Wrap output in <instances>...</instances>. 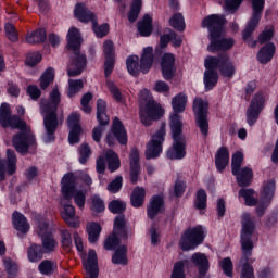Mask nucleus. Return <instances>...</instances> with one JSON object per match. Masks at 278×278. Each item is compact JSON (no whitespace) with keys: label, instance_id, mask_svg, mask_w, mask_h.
<instances>
[{"label":"nucleus","instance_id":"3c124183","mask_svg":"<svg viewBox=\"0 0 278 278\" xmlns=\"http://www.w3.org/2000/svg\"><path fill=\"white\" fill-rule=\"evenodd\" d=\"M106 88L117 103H123V93H121V90L113 81L106 80Z\"/></svg>","mask_w":278,"mask_h":278},{"label":"nucleus","instance_id":"a878e982","mask_svg":"<svg viewBox=\"0 0 278 278\" xmlns=\"http://www.w3.org/2000/svg\"><path fill=\"white\" fill-rule=\"evenodd\" d=\"M161 71L163 78L168 80L175 77L177 67L175 66V54L165 53L161 59Z\"/></svg>","mask_w":278,"mask_h":278},{"label":"nucleus","instance_id":"0e129e2a","mask_svg":"<svg viewBox=\"0 0 278 278\" xmlns=\"http://www.w3.org/2000/svg\"><path fill=\"white\" fill-rule=\"evenodd\" d=\"M40 60H42V55L38 52H33L27 55L26 64L28 66H36V64L40 63Z\"/></svg>","mask_w":278,"mask_h":278},{"label":"nucleus","instance_id":"c03bdc74","mask_svg":"<svg viewBox=\"0 0 278 278\" xmlns=\"http://www.w3.org/2000/svg\"><path fill=\"white\" fill-rule=\"evenodd\" d=\"M81 88H84V81L81 79H70L67 97H75V94H77V92H79Z\"/></svg>","mask_w":278,"mask_h":278},{"label":"nucleus","instance_id":"72a5a7b5","mask_svg":"<svg viewBox=\"0 0 278 278\" xmlns=\"http://www.w3.org/2000/svg\"><path fill=\"white\" fill-rule=\"evenodd\" d=\"M144 197H147L144 188L136 187L130 195V203L132 207H142V205H144Z\"/></svg>","mask_w":278,"mask_h":278},{"label":"nucleus","instance_id":"13d9d810","mask_svg":"<svg viewBox=\"0 0 278 278\" xmlns=\"http://www.w3.org/2000/svg\"><path fill=\"white\" fill-rule=\"evenodd\" d=\"M105 125L108 124L99 123V126L93 128L92 139L94 142H101V137L105 134Z\"/></svg>","mask_w":278,"mask_h":278},{"label":"nucleus","instance_id":"bb28decb","mask_svg":"<svg viewBox=\"0 0 278 278\" xmlns=\"http://www.w3.org/2000/svg\"><path fill=\"white\" fill-rule=\"evenodd\" d=\"M83 264L88 278H99V263L94 250L88 252V256L84 260Z\"/></svg>","mask_w":278,"mask_h":278},{"label":"nucleus","instance_id":"473e14b6","mask_svg":"<svg viewBox=\"0 0 278 278\" xmlns=\"http://www.w3.org/2000/svg\"><path fill=\"white\" fill-rule=\"evenodd\" d=\"M275 55V43L265 45L257 53V60L261 64H268Z\"/></svg>","mask_w":278,"mask_h":278},{"label":"nucleus","instance_id":"680f3d73","mask_svg":"<svg viewBox=\"0 0 278 278\" xmlns=\"http://www.w3.org/2000/svg\"><path fill=\"white\" fill-rule=\"evenodd\" d=\"M103 53L105 59H114V42L111 40L104 41Z\"/></svg>","mask_w":278,"mask_h":278},{"label":"nucleus","instance_id":"0eeeda50","mask_svg":"<svg viewBox=\"0 0 278 278\" xmlns=\"http://www.w3.org/2000/svg\"><path fill=\"white\" fill-rule=\"evenodd\" d=\"M140 108V121L146 127L151 126L153 121H157L161 116H164V109L151 97V92L148 89H143L139 93Z\"/></svg>","mask_w":278,"mask_h":278},{"label":"nucleus","instance_id":"5701e85b","mask_svg":"<svg viewBox=\"0 0 278 278\" xmlns=\"http://www.w3.org/2000/svg\"><path fill=\"white\" fill-rule=\"evenodd\" d=\"M16 152L7 150V160L0 156V181L5 180L7 175H14L16 173Z\"/></svg>","mask_w":278,"mask_h":278},{"label":"nucleus","instance_id":"6ab92c4d","mask_svg":"<svg viewBox=\"0 0 278 278\" xmlns=\"http://www.w3.org/2000/svg\"><path fill=\"white\" fill-rule=\"evenodd\" d=\"M166 138V124H162L161 128L152 136L146 148L147 160H155L162 153V143Z\"/></svg>","mask_w":278,"mask_h":278},{"label":"nucleus","instance_id":"49530a36","mask_svg":"<svg viewBox=\"0 0 278 278\" xmlns=\"http://www.w3.org/2000/svg\"><path fill=\"white\" fill-rule=\"evenodd\" d=\"M142 8V0H134L131 4L130 12L128 14V21L130 23H135L138 20V14H140V10Z\"/></svg>","mask_w":278,"mask_h":278},{"label":"nucleus","instance_id":"8fccbe9b","mask_svg":"<svg viewBox=\"0 0 278 278\" xmlns=\"http://www.w3.org/2000/svg\"><path fill=\"white\" fill-rule=\"evenodd\" d=\"M56 268L58 265L51 261H42L41 264H39V271L41 275H51L52 273H55Z\"/></svg>","mask_w":278,"mask_h":278},{"label":"nucleus","instance_id":"864d4df0","mask_svg":"<svg viewBox=\"0 0 278 278\" xmlns=\"http://www.w3.org/2000/svg\"><path fill=\"white\" fill-rule=\"evenodd\" d=\"M4 268L7 269V273L9 275V278L16 277V273L18 270L16 263L12 261L11 258H4L3 260Z\"/></svg>","mask_w":278,"mask_h":278},{"label":"nucleus","instance_id":"5fc2aeb1","mask_svg":"<svg viewBox=\"0 0 278 278\" xmlns=\"http://www.w3.org/2000/svg\"><path fill=\"white\" fill-rule=\"evenodd\" d=\"M4 31L7 34V38H9L11 42H16V40H18V31H16L14 24L7 23L4 26Z\"/></svg>","mask_w":278,"mask_h":278},{"label":"nucleus","instance_id":"f704fd0d","mask_svg":"<svg viewBox=\"0 0 278 278\" xmlns=\"http://www.w3.org/2000/svg\"><path fill=\"white\" fill-rule=\"evenodd\" d=\"M153 18L151 15L147 14L143 16L142 21L139 22L138 31L141 36H151V31H153Z\"/></svg>","mask_w":278,"mask_h":278},{"label":"nucleus","instance_id":"9b49d317","mask_svg":"<svg viewBox=\"0 0 278 278\" xmlns=\"http://www.w3.org/2000/svg\"><path fill=\"white\" fill-rule=\"evenodd\" d=\"M205 68H218L222 77L231 79L236 75V63L227 54L207 56L204 61Z\"/></svg>","mask_w":278,"mask_h":278},{"label":"nucleus","instance_id":"a18cd8bd","mask_svg":"<svg viewBox=\"0 0 278 278\" xmlns=\"http://www.w3.org/2000/svg\"><path fill=\"white\" fill-rule=\"evenodd\" d=\"M28 260L29 262H40V260H42V247L38 245V244H33L29 249H28Z\"/></svg>","mask_w":278,"mask_h":278},{"label":"nucleus","instance_id":"b1692460","mask_svg":"<svg viewBox=\"0 0 278 278\" xmlns=\"http://www.w3.org/2000/svg\"><path fill=\"white\" fill-rule=\"evenodd\" d=\"M273 197H275V180H269L265 182L261 193V201L256 208L258 216H264L266 208L270 205V201H273Z\"/></svg>","mask_w":278,"mask_h":278},{"label":"nucleus","instance_id":"a211bd4d","mask_svg":"<svg viewBox=\"0 0 278 278\" xmlns=\"http://www.w3.org/2000/svg\"><path fill=\"white\" fill-rule=\"evenodd\" d=\"M207 108L210 103L207 100L195 98L193 101V112L195 114V124L199 127L202 136H207L210 131V123L207 122Z\"/></svg>","mask_w":278,"mask_h":278},{"label":"nucleus","instance_id":"412c9836","mask_svg":"<svg viewBox=\"0 0 278 278\" xmlns=\"http://www.w3.org/2000/svg\"><path fill=\"white\" fill-rule=\"evenodd\" d=\"M105 162L108 163V168L111 173L121 168V159H118V154L112 150H108L104 155H101L97 160V170L100 175L105 172Z\"/></svg>","mask_w":278,"mask_h":278},{"label":"nucleus","instance_id":"de8ad7c7","mask_svg":"<svg viewBox=\"0 0 278 278\" xmlns=\"http://www.w3.org/2000/svg\"><path fill=\"white\" fill-rule=\"evenodd\" d=\"M194 205L198 210H205V207H207V193L205 192V190L200 189L197 192Z\"/></svg>","mask_w":278,"mask_h":278},{"label":"nucleus","instance_id":"f8f14e48","mask_svg":"<svg viewBox=\"0 0 278 278\" xmlns=\"http://www.w3.org/2000/svg\"><path fill=\"white\" fill-rule=\"evenodd\" d=\"M264 0H252L253 14L242 34L244 42H247L249 47L252 48L257 47V41L251 40V36H253V31H255L257 25H260L262 12H264Z\"/></svg>","mask_w":278,"mask_h":278},{"label":"nucleus","instance_id":"774afa93","mask_svg":"<svg viewBox=\"0 0 278 278\" xmlns=\"http://www.w3.org/2000/svg\"><path fill=\"white\" fill-rule=\"evenodd\" d=\"M68 127L70 129H81V126H79V114L73 113L70 115Z\"/></svg>","mask_w":278,"mask_h":278},{"label":"nucleus","instance_id":"c756f323","mask_svg":"<svg viewBox=\"0 0 278 278\" xmlns=\"http://www.w3.org/2000/svg\"><path fill=\"white\" fill-rule=\"evenodd\" d=\"M204 72V88L207 91L213 90L216 84H218V72H216V67H205Z\"/></svg>","mask_w":278,"mask_h":278},{"label":"nucleus","instance_id":"4c0bfd02","mask_svg":"<svg viewBox=\"0 0 278 278\" xmlns=\"http://www.w3.org/2000/svg\"><path fill=\"white\" fill-rule=\"evenodd\" d=\"M45 40H47V30H45V28H39L26 37L28 45H40V42H45Z\"/></svg>","mask_w":278,"mask_h":278},{"label":"nucleus","instance_id":"c85d7f7f","mask_svg":"<svg viewBox=\"0 0 278 278\" xmlns=\"http://www.w3.org/2000/svg\"><path fill=\"white\" fill-rule=\"evenodd\" d=\"M191 262L199 269L200 275H205L210 270V258L201 252H195L191 256Z\"/></svg>","mask_w":278,"mask_h":278},{"label":"nucleus","instance_id":"e2e57ef3","mask_svg":"<svg viewBox=\"0 0 278 278\" xmlns=\"http://www.w3.org/2000/svg\"><path fill=\"white\" fill-rule=\"evenodd\" d=\"M90 101H92V93H86L83 96L81 108H83V112H85L86 114H90V112L92 111L90 105H88V103H90Z\"/></svg>","mask_w":278,"mask_h":278},{"label":"nucleus","instance_id":"393cba45","mask_svg":"<svg viewBox=\"0 0 278 278\" xmlns=\"http://www.w3.org/2000/svg\"><path fill=\"white\" fill-rule=\"evenodd\" d=\"M186 105H188V96L186 93H178L172 99V108L174 113L169 116V127L173 125V117L177 116L180 121V127H184L182 117L179 115L181 112H186Z\"/></svg>","mask_w":278,"mask_h":278},{"label":"nucleus","instance_id":"603ef678","mask_svg":"<svg viewBox=\"0 0 278 278\" xmlns=\"http://www.w3.org/2000/svg\"><path fill=\"white\" fill-rule=\"evenodd\" d=\"M220 268L227 277H233V263L231 258L226 257L220 261Z\"/></svg>","mask_w":278,"mask_h":278},{"label":"nucleus","instance_id":"6e6d98bb","mask_svg":"<svg viewBox=\"0 0 278 278\" xmlns=\"http://www.w3.org/2000/svg\"><path fill=\"white\" fill-rule=\"evenodd\" d=\"M79 163L80 164H86L88 162L90 155H92V151L90 150V146L87 143H83L79 149Z\"/></svg>","mask_w":278,"mask_h":278},{"label":"nucleus","instance_id":"e433bc0d","mask_svg":"<svg viewBox=\"0 0 278 278\" xmlns=\"http://www.w3.org/2000/svg\"><path fill=\"white\" fill-rule=\"evenodd\" d=\"M87 233L89 242L94 244V242L99 240V236H101V225H99V223L89 222L87 224Z\"/></svg>","mask_w":278,"mask_h":278},{"label":"nucleus","instance_id":"7ed1b4c3","mask_svg":"<svg viewBox=\"0 0 278 278\" xmlns=\"http://www.w3.org/2000/svg\"><path fill=\"white\" fill-rule=\"evenodd\" d=\"M241 251L242 257L240 261L241 278H255L253 266L249 265V258L253 254V238H255V220L251 214L243 213L241 216Z\"/></svg>","mask_w":278,"mask_h":278},{"label":"nucleus","instance_id":"338daca9","mask_svg":"<svg viewBox=\"0 0 278 278\" xmlns=\"http://www.w3.org/2000/svg\"><path fill=\"white\" fill-rule=\"evenodd\" d=\"M153 90H154L155 92L166 93V92H169V91H170V86H168V85L166 84V81L157 80V81L154 84Z\"/></svg>","mask_w":278,"mask_h":278},{"label":"nucleus","instance_id":"f257e3e1","mask_svg":"<svg viewBox=\"0 0 278 278\" xmlns=\"http://www.w3.org/2000/svg\"><path fill=\"white\" fill-rule=\"evenodd\" d=\"M0 125L2 127L20 129L21 134L13 137V147L17 153H27L29 147L36 142L27 124L21 121L17 116H12V111L8 103H2L0 106Z\"/></svg>","mask_w":278,"mask_h":278},{"label":"nucleus","instance_id":"a19ab883","mask_svg":"<svg viewBox=\"0 0 278 278\" xmlns=\"http://www.w3.org/2000/svg\"><path fill=\"white\" fill-rule=\"evenodd\" d=\"M55 77V71L52 67H48L40 77V88L45 90L49 88L51 81H53Z\"/></svg>","mask_w":278,"mask_h":278},{"label":"nucleus","instance_id":"4468645a","mask_svg":"<svg viewBox=\"0 0 278 278\" xmlns=\"http://www.w3.org/2000/svg\"><path fill=\"white\" fill-rule=\"evenodd\" d=\"M71 201H73V195L65 185L61 198V216L70 227H79V217L75 214V206L71 204Z\"/></svg>","mask_w":278,"mask_h":278},{"label":"nucleus","instance_id":"79ce46f5","mask_svg":"<svg viewBox=\"0 0 278 278\" xmlns=\"http://www.w3.org/2000/svg\"><path fill=\"white\" fill-rule=\"evenodd\" d=\"M113 264H127V247L122 245L116 249L113 257Z\"/></svg>","mask_w":278,"mask_h":278},{"label":"nucleus","instance_id":"37998d69","mask_svg":"<svg viewBox=\"0 0 278 278\" xmlns=\"http://www.w3.org/2000/svg\"><path fill=\"white\" fill-rule=\"evenodd\" d=\"M169 25L177 29L178 31H184L186 29V22L181 13L174 14L169 20Z\"/></svg>","mask_w":278,"mask_h":278},{"label":"nucleus","instance_id":"ea45409f","mask_svg":"<svg viewBox=\"0 0 278 278\" xmlns=\"http://www.w3.org/2000/svg\"><path fill=\"white\" fill-rule=\"evenodd\" d=\"M106 108L108 104L102 99H99L97 102V118L98 123H103V125L110 123V118L108 117V114H105Z\"/></svg>","mask_w":278,"mask_h":278},{"label":"nucleus","instance_id":"cd10ccee","mask_svg":"<svg viewBox=\"0 0 278 278\" xmlns=\"http://www.w3.org/2000/svg\"><path fill=\"white\" fill-rule=\"evenodd\" d=\"M148 218H155L157 214H162L164 212V198L162 195H154L150 200V204L148 206Z\"/></svg>","mask_w":278,"mask_h":278},{"label":"nucleus","instance_id":"423d86ee","mask_svg":"<svg viewBox=\"0 0 278 278\" xmlns=\"http://www.w3.org/2000/svg\"><path fill=\"white\" fill-rule=\"evenodd\" d=\"M80 181H84L87 186L92 185V178L86 173H81L80 175L73 173L65 174L61 180V192L62 197H64V187L66 186L72 199H74V203H76L77 207L84 210V205H86V191L79 189Z\"/></svg>","mask_w":278,"mask_h":278},{"label":"nucleus","instance_id":"ddd939ff","mask_svg":"<svg viewBox=\"0 0 278 278\" xmlns=\"http://www.w3.org/2000/svg\"><path fill=\"white\" fill-rule=\"evenodd\" d=\"M205 240V229L201 226L187 229L180 238L179 247L182 251H194Z\"/></svg>","mask_w":278,"mask_h":278},{"label":"nucleus","instance_id":"09e8293b","mask_svg":"<svg viewBox=\"0 0 278 278\" xmlns=\"http://www.w3.org/2000/svg\"><path fill=\"white\" fill-rule=\"evenodd\" d=\"M91 210L96 214H101L105 211V202L99 195L91 197Z\"/></svg>","mask_w":278,"mask_h":278},{"label":"nucleus","instance_id":"1a4fd4ad","mask_svg":"<svg viewBox=\"0 0 278 278\" xmlns=\"http://www.w3.org/2000/svg\"><path fill=\"white\" fill-rule=\"evenodd\" d=\"M126 66L128 73L134 77L138 76L140 71L143 74L149 73V71H151V66H153V48H144L141 54V60L138 55L128 56L126 60Z\"/></svg>","mask_w":278,"mask_h":278},{"label":"nucleus","instance_id":"f3484780","mask_svg":"<svg viewBox=\"0 0 278 278\" xmlns=\"http://www.w3.org/2000/svg\"><path fill=\"white\" fill-rule=\"evenodd\" d=\"M123 240H127V228L125 227V217L117 216L114 222L113 233L104 241V249L113 251Z\"/></svg>","mask_w":278,"mask_h":278},{"label":"nucleus","instance_id":"4d7b16f0","mask_svg":"<svg viewBox=\"0 0 278 278\" xmlns=\"http://www.w3.org/2000/svg\"><path fill=\"white\" fill-rule=\"evenodd\" d=\"M125 208H126L125 202H122L118 200H114L109 204V210L113 214H121L122 212H125Z\"/></svg>","mask_w":278,"mask_h":278},{"label":"nucleus","instance_id":"052dcab7","mask_svg":"<svg viewBox=\"0 0 278 278\" xmlns=\"http://www.w3.org/2000/svg\"><path fill=\"white\" fill-rule=\"evenodd\" d=\"M130 167H140V151L137 148H132L130 151Z\"/></svg>","mask_w":278,"mask_h":278},{"label":"nucleus","instance_id":"20e7f679","mask_svg":"<svg viewBox=\"0 0 278 278\" xmlns=\"http://www.w3.org/2000/svg\"><path fill=\"white\" fill-rule=\"evenodd\" d=\"M58 105H60V91L53 89L50 93V101H42L40 112L43 116V126L46 134L43 135L45 142H53L55 140V130L58 129Z\"/></svg>","mask_w":278,"mask_h":278},{"label":"nucleus","instance_id":"2eb2a0df","mask_svg":"<svg viewBox=\"0 0 278 278\" xmlns=\"http://www.w3.org/2000/svg\"><path fill=\"white\" fill-rule=\"evenodd\" d=\"M266 101H268V93L264 91L256 92L251 99L247 111V121L250 126H253L255 123H257L260 114L266 108Z\"/></svg>","mask_w":278,"mask_h":278},{"label":"nucleus","instance_id":"f03ea898","mask_svg":"<svg viewBox=\"0 0 278 278\" xmlns=\"http://www.w3.org/2000/svg\"><path fill=\"white\" fill-rule=\"evenodd\" d=\"M227 23L223 15H208L202 21V27L208 29L207 51L210 53H218V51H229L236 45L233 38H225V28L223 27Z\"/></svg>","mask_w":278,"mask_h":278},{"label":"nucleus","instance_id":"aec40b11","mask_svg":"<svg viewBox=\"0 0 278 278\" xmlns=\"http://www.w3.org/2000/svg\"><path fill=\"white\" fill-rule=\"evenodd\" d=\"M36 231L41 238L43 249L46 251H53V249L58 247V241H55L51 235V226H49V222L42 217H39L36 220Z\"/></svg>","mask_w":278,"mask_h":278},{"label":"nucleus","instance_id":"39448f33","mask_svg":"<svg viewBox=\"0 0 278 278\" xmlns=\"http://www.w3.org/2000/svg\"><path fill=\"white\" fill-rule=\"evenodd\" d=\"M67 49L74 52L70 64L67 66L68 77H77L81 75L86 68V55L79 53V48L84 39L81 38V33L76 27H71L67 31Z\"/></svg>","mask_w":278,"mask_h":278},{"label":"nucleus","instance_id":"bf43d9fd","mask_svg":"<svg viewBox=\"0 0 278 278\" xmlns=\"http://www.w3.org/2000/svg\"><path fill=\"white\" fill-rule=\"evenodd\" d=\"M123 188V177L117 176L109 186L108 190L109 192H112L113 194H116Z\"/></svg>","mask_w":278,"mask_h":278},{"label":"nucleus","instance_id":"dca6fc26","mask_svg":"<svg viewBox=\"0 0 278 278\" xmlns=\"http://www.w3.org/2000/svg\"><path fill=\"white\" fill-rule=\"evenodd\" d=\"M244 160V154L242 152L238 151L235 154H232L231 160V166H232V175L237 177V182L239 186H249L251 184V179H253V170L251 168H242L240 169V166H242V162Z\"/></svg>","mask_w":278,"mask_h":278},{"label":"nucleus","instance_id":"69168bd1","mask_svg":"<svg viewBox=\"0 0 278 278\" xmlns=\"http://www.w3.org/2000/svg\"><path fill=\"white\" fill-rule=\"evenodd\" d=\"M26 180L31 184V181H36V177H38V167L30 166L25 170Z\"/></svg>","mask_w":278,"mask_h":278},{"label":"nucleus","instance_id":"9d476101","mask_svg":"<svg viewBox=\"0 0 278 278\" xmlns=\"http://www.w3.org/2000/svg\"><path fill=\"white\" fill-rule=\"evenodd\" d=\"M74 16H76V18L80 21V23H92V29L97 38H103L108 36L110 31V26L108 24L98 25L94 13L90 12V10L86 8V4H76L74 10Z\"/></svg>","mask_w":278,"mask_h":278},{"label":"nucleus","instance_id":"7c9ffc66","mask_svg":"<svg viewBox=\"0 0 278 278\" xmlns=\"http://www.w3.org/2000/svg\"><path fill=\"white\" fill-rule=\"evenodd\" d=\"M12 223L14 229H16V231L20 233H27L29 231V223H27V217H25V215L14 212Z\"/></svg>","mask_w":278,"mask_h":278},{"label":"nucleus","instance_id":"4be33fe9","mask_svg":"<svg viewBox=\"0 0 278 278\" xmlns=\"http://www.w3.org/2000/svg\"><path fill=\"white\" fill-rule=\"evenodd\" d=\"M116 140L119 144H127V130L123 127L119 118H115L113 122L112 130L106 135V143L109 147L115 144Z\"/></svg>","mask_w":278,"mask_h":278},{"label":"nucleus","instance_id":"c9c22d12","mask_svg":"<svg viewBox=\"0 0 278 278\" xmlns=\"http://www.w3.org/2000/svg\"><path fill=\"white\" fill-rule=\"evenodd\" d=\"M186 268H190V261H178L174 264L170 278H186Z\"/></svg>","mask_w":278,"mask_h":278},{"label":"nucleus","instance_id":"58836bf2","mask_svg":"<svg viewBox=\"0 0 278 278\" xmlns=\"http://www.w3.org/2000/svg\"><path fill=\"white\" fill-rule=\"evenodd\" d=\"M239 197L244 200L245 205L253 207L257 205V198L253 189H241L239 191Z\"/></svg>","mask_w":278,"mask_h":278},{"label":"nucleus","instance_id":"6e6552de","mask_svg":"<svg viewBox=\"0 0 278 278\" xmlns=\"http://www.w3.org/2000/svg\"><path fill=\"white\" fill-rule=\"evenodd\" d=\"M172 136L173 146L167 150V157L169 160H184L186 157V139L181 134V119L177 115L172 117Z\"/></svg>","mask_w":278,"mask_h":278},{"label":"nucleus","instance_id":"2f4dec72","mask_svg":"<svg viewBox=\"0 0 278 278\" xmlns=\"http://www.w3.org/2000/svg\"><path fill=\"white\" fill-rule=\"evenodd\" d=\"M229 164V150L227 148H220L217 150L215 155V166L219 173H223L227 165Z\"/></svg>","mask_w":278,"mask_h":278}]
</instances>
